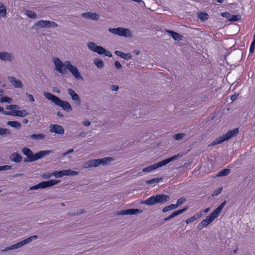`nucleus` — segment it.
I'll return each mask as SVG.
<instances>
[{
  "label": "nucleus",
  "mask_w": 255,
  "mask_h": 255,
  "mask_svg": "<svg viewBox=\"0 0 255 255\" xmlns=\"http://www.w3.org/2000/svg\"><path fill=\"white\" fill-rule=\"evenodd\" d=\"M72 110V108L70 104L68 102L65 101V111L70 112Z\"/></svg>",
  "instance_id": "43"
},
{
  "label": "nucleus",
  "mask_w": 255,
  "mask_h": 255,
  "mask_svg": "<svg viewBox=\"0 0 255 255\" xmlns=\"http://www.w3.org/2000/svg\"><path fill=\"white\" fill-rule=\"evenodd\" d=\"M11 168V166L10 165L0 166V171L10 170Z\"/></svg>",
  "instance_id": "47"
},
{
  "label": "nucleus",
  "mask_w": 255,
  "mask_h": 255,
  "mask_svg": "<svg viewBox=\"0 0 255 255\" xmlns=\"http://www.w3.org/2000/svg\"><path fill=\"white\" fill-rule=\"evenodd\" d=\"M223 17H226L229 20V18L230 17L231 14L228 12H224L221 13V14Z\"/></svg>",
  "instance_id": "51"
},
{
  "label": "nucleus",
  "mask_w": 255,
  "mask_h": 255,
  "mask_svg": "<svg viewBox=\"0 0 255 255\" xmlns=\"http://www.w3.org/2000/svg\"><path fill=\"white\" fill-rule=\"evenodd\" d=\"M188 209V206H186L184 208L178 210L177 212L178 213V215H179L182 214L183 213L185 212Z\"/></svg>",
  "instance_id": "55"
},
{
  "label": "nucleus",
  "mask_w": 255,
  "mask_h": 255,
  "mask_svg": "<svg viewBox=\"0 0 255 255\" xmlns=\"http://www.w3.org/2000/svg\"><path fill=\"white\" fill-rule=\"evenodd\" d=\"M227 201H224L222 203H221L216 209H215L211 213L214 214V216H216L217 218L219 214L221 213L222 210L224 207L225 205L226 204Z\"/></svg>",
  "instance_id": "26"
},
{
  "label": "nucleus",
  "mask_w": 255,
  "mask_h": 255,
  "mask_svg": "<svg viewBox=\"0 0 255 255\" xmlns=\"http://www.w3.org/2000/svg\"><path fill=\"white\" fill-rule=\"evenodd\" d=\"M111 89L113 91H117L119 89V87L116 85H112L111 86Z\"/></svg>",
  "instance_id": "56"
},
{
  "label": "nucleus",
  "mask_w": 255,
  "mask_h": 255,
  "mask_svg": "<svg viewBox=\"0 0 255 255\" xmlns=\"http://www.w3.org/2000/svg\"><path fill=\"white\" fill-rule=\"evenodd\" d=\"M202 214L201 213H197L194 215L193 216L191 217V218L188 219L186 220V223L187 224H189L192 222H194L196 220L198 219L200 217H202Z\"/></svg>",
  "instance_id": "27"
},
{
  "label": "nucleus",
  "mask_w": 255,
  "mask_h": 255,
  "mask_svg": "<svg viewBox=\"0 0 255 255\" xmlns=\"http://www.w3.org/2000/svg\"><path fill=\"white\" fill-rule=\"evenodd\" d=\"M94 52H96L100 55H104L107 57H112V54L111 53L107 51L104 47H102L101 46H98Z\"/></svg>",
  "instance_id": "19"
},
{
  "label": "nucleus",
  "mask_w": 255,
  "mask_h": 255,
  "mask_svg": "<svg viewBox=\"0 0 255 255\" xmlns=\"http://www.w3.org/2000/svg\"><path fill=\"white\" fill-rule=\"evenodd\" d=\"M78 174V172L76 171L72 170L71 169L65 170L64 175L65 176H75Z\"/></svg>",
  "instance_id": "34"
},
{
  "label": "nucleus",
  "mask_w": 255,
  "mask_h": 255,
  "mask_svg": "<svg viewBox=\"0 0 255 255\" xmlns=\"http://www.w3.org/2000/svg\"><path fill=\"white\" fill-rule=\"evenodd\" d=\"M53 176H55L56 178L61 177L64 176V170L59 171H54L52 172Z\"/></svg>",
  "instance_id": "42"
},
{
  "label": "nucleus",
  "mask_w": 255,
  "mask_h": 255,
  "mask_svg": "<svg viewBox=\"0 0 255 255\" xmlns=\"http://www.w3.org/2000/svg\"><path fill=\"white\" fill-rule=\"evenodd\" d=\"M83 125L85 126H86V127L87 126H89L91 125V122L89 121H88V120H85L83 122Z\"/></svg>",
  "instance_id": "59"
},
{
  "label": "nucleus",
  "mask_w": 255,
  "mask_h": 255,
  "mask_svg": "<svg viewBox=\"0 0 255 255\" xmlns=\"http://www.w3.org/2000/svg\"><path fill=\"white\" fill-rule=\"evenodd\" d=\"M230 173L229 169L225 168L219 171L217 174V176L221 177L229 175Z\"/></svg>",
  "instance_id": "30"
},
{
  "label": "nucleus",
  "mask_w": 255,
  "mask_h": 255,
  "mask_svg": "<svg viewBox=\"0 0 255 255\" xmlns=\"http://www.w3.org/2000/svg\"><path fill=\"white\" fill-rule=\"evenodd\" d=\"M25 14L28 16L29 17L31 18H35L37 16L36 13L30 10H27Z\"/></svg>",
  "instance_id": "36"
},
{
  "label": "nucleus",
  "mask_w": 255,
  "mask_h": 255,
  "mask_svg": "<svg viewBox=\"0 0 255 255\" xmlns=\"http://www.w3.org/2000/svg\"><path fill=\"white\" fill-rule=\"evenodd\" d=\"M68 94L75 102V105L79 106L81 104V100L79 95L72 89H68Z\"/></svg>",
  "instance_id": "16"
},
{
  "label": "nucleus",
  "mask_w": 255,
  "mask_h": 255,
  "mask_svg": "<svg viewBox=\"0 0 255 255\" xmlns=\"http://www.w3.org/2000/svg\"><path fill=\"white\" fill-rule=\"evenodd\" d=\"M94 63L99 69H101L104 66V62L100 58H95L94 60Z\"/></svg>",
  "instance_id": "29"
},
{
  "label": "nucleus",
  "mask_w": 255,
  "mask_h": 255,
  "mask_svg": "<svg viewBox=\"0 0 255 255\" xmlns=\"http://www.w3.org/2000/svg\"><path fill=\"white\" fill-rule=\"evenodd\" d=\"M98 46V45H96L93 42H89L87 43V46L88 48L93 52H95Z\"/></svg>",
  "instance_id": "35"
},
{
  "label": "nucleus",
  "mask_w": 255,
  "mask_h": 255,
  "mask_svg": "<svg viewBox=\"0 0 255 255\" xmlns=\"http://www.w3.org/2000/svg\"><path fill=\"white\" fill-rule=\"evenodd\" d=\"M53 62L54 63L55 68V70L60 73H63L64 69V63L58 57H53Z\"/></svg>",
  "instance_id": "14"
},
{
  "label": "nucleus",
  "mask_w": 255,
  "mask_h": 255,
  "mask_svg": "<svg viewBox=\"0 0 255 255\" xmlns=\"http://www.w3.org/2000/svg\"><path fill=\"white\" fill-rule=\"evenodd\" d=\"M65 68L68 69L76 79L83 80V77L79 72L77 68L72 65L70 61H65Z\"/></svg>",
  "instance_id": "8"
},
{
  "label": "nucleus",
  "mask_w": 255,
  "mask_h": 255,
  "mask_svg": "<svg viewBox=\"0 0 255 255\" xmlns=\"http://www.w3.org/2000/svg\"><path fill=\"white\" fill-rule=\"evenodd\" d=\"M57 24L54 22L49 20H39L35 23L34 26L36 28L54 27Z\"/></svg>",
  "instance_id": "10"
},
{
  "label": "nucleus",
  "mask_w": 255,
  "mask_h": 255,
  "mask_svg": "<svg viewBox=\"0 0 255 255\" xmlns=\"http://www.w3.org/2000/svg\"><path fill=\"white\" fill-rule=\"evenodd\" d=\"M169 200V195L160 194L151 196L147 199L141 201L140 203L147 206L160 205L166 203Z\"/></svg>",
  "instance_id": "2"
},
{
  "label": "nucleus",
  "mask_w": 255,
  "mask_h": 255,
  "mask_svg": "<svg viewBox=\"0 0 255 255\" xmlns=\"http://www.w3.org/2000/svg\"><path fill=\"white\" fill-rule=\"evenodd\" d=\"M240 19V16L238 15H230V17L229 18L230 21L236 22L238 21Z\"/></svg>",
  "instance_id": "41"
},
{
  "label": "nucleus",
  "mask_w": 255,
  "mask_h": 255,
  "mask_svg": "<svg viewBox=\"0 0 255 255\" xmlns=\"http://www.w3.org/2000/svg\"><path fill=\"white\" fill-rule=\"evenodd\" d=\"M6 124L16 129H19L21 127V124L17 121H8Z\"/></svg>",
  "instance_id": "28"
},
{
  "label": "nucleus",
  "mask_w": 255,
  "mask_h": 255,
  "mask_svg": "<svg viewBox=\"0 0 255 255\" xmlns=\"http://www.w3.org/2000/svg\"><path fill=\"white\" fill-rule=\"evenodd\" d=\"M12 99L11 98H9L7 96H3L0 98V103H11L12 102Z\"/></svg>",
  "instance_id": "37"
},
{
  "label": "nucleus",
  "mask_w": 255,
  "mask_h": 255,
  "mask_svg": "<svg viewBox=\"0 0 255 255\" xmlns=\"http://www.w3.org/2000/svg\"><path fill=\"white\" fill-rule=\"evenodd\" d=\"M165 31L171 36L174 40L180 41L182 40L183 36L179 33L170 30L166 29Z\"/></svg>",
  "instance_id": "21"
},
{
  "label": "nucleus",
  "mask_w": 255,
  "mask_h": 255,
  "mask_svg": "<svg viewBox=\"0 0 255 255\" xmlns=\"http://www.w3.org/2000/svg\"><path fill=\"white\" fill-rule=\"evenodd\" d=\"M21 151L22 153L27 157V158L24 159V162H32L35 161L42 158L45 155L49 154L50 152L49 150H42L34 154L30 149L26 147H23L21 149Z\"/></svg>",
  "instance_id": "1"
},
{
  "label": "nucleus",
  "mask_w": 255,
  "mask_h": 255,
  "mask_svg": "<svg viewBox=\"0 0 255 255\" xmlns=\"http://www.w3.org/2000/svg\"><path fill=\"white\" fill-rule=\"evenodd\" d=\"M112 157H106L101 159H91L86 163V167H97L100 165H105L113 161Z\"/></svg>",
  "instance_id": "6"
},
{
  "label": "nucleus",
  "mask_w": 255,
  "mask_h": 255,
  "mask_svg": "<svg viewBox=\"0 0 255 255\" xmlns=\"http://www.w3.org/2000/svg\"><path fill=\"white\" fill-rule=\"evenodd\" d=\"M44 96L48 100L51 101L55 105L60 106L64 109V101L60 99L58 97L48 92H44Z\"/></svg>",
  "instance_id": "9"
},
{
  "label": "nucleus",
  "mask_w": 255,
  "mask_h": 255,
  "mask_svg": "<svg viewBox=\"0 0 255 255\" xmlns=\"http://www.w3.org/2000/svg\"><path fill=\"white\" fill-rule=\"evenodd\" d=\"M119 30H120V27H118V28H110L109 29V31L114 34H116V35H119Z\"/></svg>",
  "instance_id": "44"
},
{
  "label": "nucleus",
  "mask_w": 255,
  "mask_h": 255,
  "mask_svg": "<svg viewBox=\"0 0 255 255\" xmlns=\"http://www.w3.org/2000/svg\"><path fill=\"white\" fill-rule=\"evenodd\" d=\"M52 176H53L52 172H51V173H50V172L45 173L43 175V177L44 179H49V178H50Z\"/></svg>",
  "instance_id": "49"
},
{
  "label": "nucleus",
  "mask_w": 255,
  "mask_h": 255,
  "mask_svg": "<svg viewBox=\"0 0 255 255\" xmlns=\"http://www.w3.org/2000/svg\"><path fill=\"white\" fill-rule=\"evenodd\" d=\"M115 65L116 68L118 69H120L122 67V65L119 61H116L115 62Z\"/></svg>",
  "instance_id": "53"
},
{
  "label": "nucleus",
  "mask_w": 255,
  "mask_h": 255,
  "mask_svg": "<svg viewBox=\"0 0 255 255\" xmlns=\"http://www.w3.org/2000/svg\"><path fill=\"white\" fill-rule=\"evenodd\" d=\"M6 15V8L3 3L0 2V17H4Z\"/></svg>",
  "instance_id": "31"
},
{
  "label": "nucleus",
  "mask_w": 255,
  "mask_h": 255,
  "mask_svg": "<svg viewBox=\"0 0 255 255\" xmlns=\"http://www.w3.org/2000/svg\"><path fill=\"white\" fill-rule=\"evenodd\" d=\"M161 180H162V178H154V179H151V180H147L146 181V183L147 184H155V183H158Z\"/></svg>",
  "instance_id": "40"
},
{
  "label": "nucleus",
  "mask_w": 255,
  "mask_h": 255,
  "mask_svg": "<svg viewBox=\"0 0 255 255\" xmlns=\"http://www.w3.org/2000/svg\"><path fill=\"white\" fill-rule=\"evenodd\" d=\"M169 206H170V207L171 210L175 209L177 208V207H178L176 204H172L169 205Z\"/></svg>",
  "instance_id": "60"
},
{
  "label": "nucleus",
  "mask_w": 255,
  "mask_h": 255,
  "mask_svg": "<svg viewBox=\"0 0 255 255\" xmlns=\"http://www.w3.org/2000/svg\"><path fill=\"white\" fill-rule=\"evenodd\" d=\"M118 35L121 36H124L125 37H129L131 36L132 34L130 30L129 29L124 27H120Z\"/></svg>",
  "instance_id": "22"
},
{
  "label": "nucleus",
  "mask_w": 255,
  "mask_h": 255,
  "mask_svg": "<svg viewBox=\"0 0 255 255\" xmlns=\"http://www.w3.org/2000/svg\"><path fill=\"white\" fill-rule=\"evenodd\" d=\"M222 189H223L222 187H219V188H217V189H216L215 190H214L212 193V196H216L218 195L219 194H220L222 191Z\"/></svg>",
  "instance_id": "45"
},
{
  "label": "nucleus",
  "mask_w": 255,
  "mask_h": 255,
  "mask_svg": "<svg viewBox=\"0 0 255 255\" xmlns=\"http://www.w3.org/2000/svg\"><path fill=\"white\" fill-rule=\"evenodd\" d=\"M45 135L42 133L32 134L30 135L31 139L35 140L42 139L45 138Z\"/></svg>",
  "instance_id": "32"
},
{
  "label": "nucleus",
  "mask_w": 255,
  "mask_h": 255,
  "mask_svg": "<svg viewBox=\"0 0 255 255\" xmlns=\"http://www.w3.org/2000/svg\"><path fill=\"white\" fill-rule=\"evenodd\" d=\"M238 96V94H234L231 97V100L232 102H234L235 100H236L237 97Z\"/></svg>",
  "instance_id": "58"
},
{
  "label": "nucleus",
  "mask_w": 255,
  "mask_h": 255,
  "mask_svg": "<svg viewBox=\"0 0 255 255\" xmlns=\"http://www.w3.org/2000/svg\"><path fill=\"white\" fill-rule=\"evenodd\" d=\"M85 212V210L84 209H79L77 211V213H74V214H72V215H81V214Z\"/></svg>",
  "instance_id": "57"
},
{
  "label": "nucleus",
  "mask_w": 255,
  "mask_h": 255,
  "mask_svg": "<svg viewBox=\"0 0 255 255\" xmlns=\"http://www.w3.org/2000/svg\"><path fill=\"white\" fill-rule=\"evenodd\" d=\"M255 48V43L254 42H252L250 47V53H253L254 52Z\"/></svg>",
  "instance_id": "50"
},
{
  "label": "nucleus",
  "mask_w": 255,
  "mask_h": 255,
  "mask_svg": "<svg viewBox=\"0 0 255 255\" xmlns=\"http://www.w3.org/2000/svg\"><path fill=\"white\" fill-rule=\"evenodd\" d=\"M14 59L13 55L11 53L2 51L0 52V59L5 62H11Z\"/></svg>",
  "instance_id": "15"
},
{
  "label": "nucleus",
  "mask_w": 255,
  "mask_h": 255,
  "mask_svg": "<svg viewBox=\"0 0 255 255\" xmlns=\"http://www.w3.org/2000/svg\"><path fill=\"white\" fill-rule=\"evenodd\" d=\"M3 114L12 116L24 117L29 115V113L25 110H13L12 111H4Z\"/></svg>",
  "instance_id": "12"
},
{
  "label": "nucleus",
  "mask_w": 255,
  "mask_h": 255,
  "mask_svg": "<svg viewBox=\"0 0 255 255\" xmlns=\"http://www.w3.org/2000/svg\"><path fill=\"white\" fill-rule=\"evenodd\" d=\"M9 159L12 162L19 163L22 161V157L19 153L16 152L12 153L9 156Z\"/></svg>",
  "instance_id": "20"
},
{
  "label": "nucleus",
  "mask_w": 255,
  "mask_h": 255,
  "mask_svg": "<svg viewBox=\"0 0 255 255\" xmlns=\"http://www.w3.org/2000/svg\"><path fill=\"white\" fill-rule=\"evenodd\" d=\"M186 202V199L184 197H181L179 199H178L176 202V204L179 207L182 204H183L184 202Z\"/></svg>",
  "instance_id": "46"
},
{
  "label": "nucleus",
  "mask_w": 255,
  "mask_h": 255,
  "mask_svg": "<svg viewBox=\"0 0 255 255\" xmlns=\"http://www.w3.org/2000/svg\"><path fill=\"white\" fill-rule=\"evenodd\" d=\"M82 16L95 20H98L99 18V15L98 14L90 12L83 13Z\"/></svg>",
  "instance_id": "23"
},
{
  "label": "nucleus",
  "mask_w": 255,
  "mask_h": 255,
  "mask_svg": "<svg viewBox=\"0 0 255 255\" xmlns=\"http://www.w3.org/2000/svg\"><path fill=\"white\" fill-rule=\"evenodd\" d=\"M172 215L173 216V217H175L177 216H178V215H178V213L177 211H175V212H173V213H172Z\"/></svg>",
  "instance_id": "64"
},
{
  "label": "nucleus",
  "mask_w": 255,
  "mask_h": 255,
  "mask_svg": "<svg viewBox=\"0 0 255 255\" xmlns=\"http://www.w3.org/2000/svg\"><path fill=\"white\" fill-rule=\"evenodd\" d=\"M180 156H181V155H180L179 154L172 156L171 157H170L169 158L164 159L159 162H157L156 163H155L154 164H152L151 165H150L149 166H147L146 167L143 168L142 171L143 172H151L155 169H156L158 168L161 167L163 166H164V165L167 164L168 163H169V162H170L171 161H173L174 160L177 159Z\"/></svg>",
  "instance_id": "3"
},
{
  "label": "nucleus",
  "mask_w": 255,
  "mask_h": 255,
  "mask_svg": "<svg viewBox=\"0 0 255 255\" xmlns=\"http://www.w3.org/2000/svg\"><path fill=\"white\" fill-rule=\"evenodd\" d=\"M59 182V180L51 179L47 181H44L39 183L38 184L30 187L29 190H37L38 189H44L47 187H51Z\"/></svg>",
  "instance_id": "7"
},
{
  "label": "nucleus",
  "mask_w": 255,
  "mask_h": 255,
  "mask_svg": "<svg viewBox=\"0 0 255 255\" xmlns=\"http://www.w3.org/2000/svg\"><path fill=\"white\" fill-rule=\"evenodd\" d=\"M26 97L28 98V100L31 102H34L35 100L33 97V96L31 95V94H28L27 93H26L25 94Z\"/></svg>",
  "instance_id": "52"
},
{
  "label": "nucleus",
  "mask_w": 255,
  "mask_h": 255,
  "mask_svg": "<svg viewBox=\"0 0 255 255\" xmlns=\"http://www.w3.org/2000/svg\"><path fill=\"white\" fill-rule=\"evenodd\" d=\"M198 17L202 21H205L209 18V15L205 12H200L198 13Z\"/></svg>",
  "instance_id": "33"
},
{
  "label": "nucleus",
  "mask_w": 255,
  "mask_h": 255,
  "mask_svg": "<svg viewBox=\"0 0 255 255\" xmlns=\"http://www.w3.org/2000/svg\"><path fill=\"white\" fill-rule=\"evenodd\" d=\"M185 136V134L184 133H176L173 135V138L175 140H179L183 138Z\"/></svg>",
  "instance_id": "39"
},
{
  "label": "nucleus",
  "mask_w": 255,
  "mask_h": 255,
  "mask_svg": "<svg viewBox=\"0 0 255 255\" xmlns=\"http://www.w3.org/2000/svg\"><path fill=\"white\" fill-rule=\"evenodd\" d=\"M7 79L11 85L15 88H21L22 87V82L13 76H8Z\"/></svg>",
  "instance_id": "18"
},
{
  "label": "nucleus",
  "mask_w": 255,
  "mask_h": 255,
  "mask_svg": "<svg viewBox=\"0 0 255 255\" xmlns=\"http://www.w3.org/2000/svg\"><path fill=\"white\" fill-rule=\"evenodd\" d=\"M227 201H224L222 203H221L216 209H215L211 213L214 214V216H216L217 218L219 214L221 213L222 210L224 207L225 205L226 204Z\"/></svg>",
  "instance_id": "25"
},
{
  "label": "nucleus",
  "mask_w": 255,
  "mask_h": 255,
  "mask_svg": "<svg viewBox=\"0 0 255 255\" xmlns=\"http://www.w3.org/2000/svg\"><path fill=\"white\" fill-rule=\"evenodd\" d=\"M18 108V106L16 105H10L5 106V109L7 110H12L13 109H17Z\"/></svg>",
  "instance_id": "48"
},
{
  "label": "nucleus",
  "mask_w": 255,
  "mask_h": 255,
  "mask_svg": "<svg viewBox=\"0 0 255 255\" xmlns=\"http://www.w3.org/2000/svg\"><path fill=\"white\" fill-rule=\"evenodd\" d=\"M132 0L133 1L136 2H138V3L142 2L144 5H145V3L144 1H143L142 0Z\"/></svg>",
  "instance_id": "63"
},
{
  "label": "nucleus",
  "mask_w": 255,
  "mask_h": 255,
  "mask_svg": "<svg viewBox=\"0 0 255 255\" xmlns=\"http://www.w3.org/2000/svg\"><path fill=\"white\" fill-rule=\"evenodd\" d=\"M72 152H73V149H70L68 151L65 152V156H66V155H67Z\"/></svg>",
  "instance_id": "61"
},
{
  "label": "nucleus",
  "mask_w": 255,
  "mask_h": 255,
  "mask_svg": "<svg viewBox=\"0 0 255 255\" xmlns=\"http://www.w3.org/2000/svg\"><path fill=\"white\" fill-rule=\"evenodd\" d=\"M216 216L214 214L210 213L207 216L205 219L202 220L198 225L197 228L199 230H202L204 228L207 227L210 224H211L215 219Z\"/></svg>",
  "instance_id": "11"
},
{
  "label": "nucleus",
  "mask_w": 255,
  "mask_h": 255,
  "mask_svg": "<svg viewBox=\"0 0 255 255\" xmlns=\"http://www.w3.org/2000/svg\"><path fill=\"white\" fill-rule=\"evenodd\" d=\"M10 131L7 128H0V135L4 136L6 134H10Z\"/></svg>",
  "instance_id": "38"
},
{
  "label": "nucleus",
  "mask_w": 255,
  "mask_h": 255,
  "mask_svg": "<svg viewBox=\"0 0 255 255\" xmlns=\"http://www.w3.org/2000/svg\"><path fill=\"white\" fill-rule=\"evenodd\" d=\"M133 53H134L135 55H138L140 53V51L138 50H134L133 51Z\"/></svg>",
  "instance_id": "62"
},
{
  "label": "nucleus",
  "mask_w": 255,
  "mask_h": 255,
  "mask_svg": "<svg viewBox=\"0 0 255 255\" xmlns=\"http://www.w3.org/2000/svg\"><path fill=\"white\" fill-rule=\"evenodd\" d=\"M115 53L116 55L119 56L126 60H128L132 58V56L129 53H125L121 51H116Z\"/></svg>",
  "instance_id": "24"
},
{
  "label": "nucleus",
  "mask_w": 255,
  "mask_h": 255,
  "mask_svg": "<svg viewBox=\"0 0 255 255\" xmlns=\"http://www.w3.org/2000/svg\"><path fill=\"white\" fill-rule=\"evenodd\" d=\"M171 210H172L171 209L170 206L168 205V206H167L165 207L164 208H163V209L162 210V212L163 213H166Z\"/></svg>",
  "instance_id": "54"
},
{
  "label": "nucleus",
  "mask_w": 255,
  "mask_h": 255,
  "mask_svg": "<svg viewBox=\"0 0 255 255\" xmlns=\"http://www.w3.org/2000/svg\"><path fill=\"white\" fill-rule=\"evenodd\" d=\"M142 211L138 209H129L127 210H121L117 212L118 215H136L140 214Z\"/></svg>",
  "instance_id": "13"
},
{
  "label": "nucleus",
  "mask_w": 255,
  "mask_h": 255,
  "mask_svg": "<svg viewBox=\"0 0 255 255\" xmlns=\"http://www.w3.org/2000/svg\"><path fill=\"white\" fill-rule=\"evenodd\" d=\"M37 236H32L29 238H27L22 241L17 243L11 246H9L1 250V253H4L9 250H13L18 249L22 246L30 243L33 240L37 239Z\"/></svg>",
  "instance_id": "5"
},
{
  "label": "nucleus",
  "mask_w": 255,
  "mask_h": 255,
  "mask_svg": "<svg viewBox=\"0 0 255 255\" xmlns=\"http://www.w3.org/2000/svg\"><path fill=\"white\" fill-rule=\"evenodd\" d=\"M49 131L57 134H62L64 132V128L62 126L58 125H50Z\"/></svg>",
  "instance_id": "17"
},
{
  "label": "nucleus",
  "mask_w": 255,
  "mask_h": 255,
  "mask_svg": "<svg viewBox=\"0 0 255 255\" xmlns=\"http://www.w3.org/2000/svg\"><path fill=\"white\" fill-rule=\"evenodd\" d=\"M238 133V128H234L233 129L230 130L226 133L216 138L211 142V145L214 146L221 144L223 142L231 139L233 137L235 136Z\"/></svg>",
  "instance_id": "4"
}]
</instances>
